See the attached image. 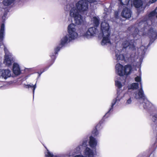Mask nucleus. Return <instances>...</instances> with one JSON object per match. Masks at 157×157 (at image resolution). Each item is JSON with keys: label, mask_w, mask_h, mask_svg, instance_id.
Listing matches in <instances>:
<instances>
[{"label": "nucleus", "mask_w": 157, "mask_h": 157, "mask_svg": "<svg viewBox=\"0 0 157 157\" xmlns=\"http://www.w3.org/2000/svg\"><path fill=\"white\" fill-rule=\"evenodd\" d=\"M155 16L157 18V7L155 10L151 12L147 16L144 18V20L138 22L134 27L129 28L128 30H134L130 36L133 37L134 40H128L124 41L122 45L123 48H117L115 51L116 59L118 61L124 60L123 55L125 48L129 47L130 50L132 51L135 54L136 51L135 40L139 39L141 35H148L152 36L156 34V30L152 28L149 29L150 26L152 24V19Z\"/></svg>", "instance_id": "obj_1"}, {"label": "nucleus", "mask_w": 157, "mask_h": 157, "mask_svg": "<svg viewBox=\"0 0 157 157\" xmlns=\"http://www.w3.org/2000/svg\"><path fill=\"white\" fill-rule=\"evenodd\" d=\"M88 4L85 0H79L77 2L71 1L65 6V11H69L70 16L74 18L78 25H82L85 23V18L80 13L86 14Z\"/></svg>", "instance_id": "obj_2"}, {"label": "nucleus", "mask_w": 157, "mask_h": 157, "mask_svg": "<svg viewBox=\"0 0 157 157\" xmlns=\"http://www.w3.org/2000/svg\"><path fill=\"white\" fill-rule=\"evenodd\" d=\"M78 29L77 26L74 24L72 23L68 25L67 27L68 34L63 36L61 39L60 43L59 46L55 49V52L51 55L52 59L56 58L55 54H56L59 51L60 48L65 45L68 44L72 40L77 39L79 36Z\"/></svg>", "instance_id": "obj_3"}, {"label": "nucleus", "mask_w": 157, "mask_h": 157, "mask_svg": "<svg viewBox=\"0 0 157 157\" xmlns=\"http://www.w3.org/2000/svg\"><path fill=\"white\" fill-rule=\"evenodd\" d=\"M124 82H122L116 80L115 81V84L116 86L117 87L118 89L117 93V97L116 98L114 99L112 101L111 105L109 110L104 116L105 117H107L109 115V113L111 111H113V106L116 103H118L123 97H124L125 99V105H128L131 104L132 103L133 99V94L129 91L127 93L124 94L122 91L121 89L122 87Z\"/></svg>", "instance_id": "obj_4"}, {"label": "nucleus", "mask_w": 157, "mask_h": 157, "mask_svg": "<svg viewBox=\"0 0 157 157\" xmlns=\"http://www.w3.org/2000/svg\"><path fill=\"white\" fill-rule=\"evenodd\" d=\"M108 9H104L105 13H104V18L105 20L101 24V29L102 32V36L103 39L101 42L102 45L107 44H111L110 40V26L108 23L107 22L106 19L109 16V13L107 12Z\"/></svg>", "instance_id": "obj_5"}, {"label": "nucleus", "mask_w": 157, "mask_h": 157, "mask_svg": "<svg viewBox=\"0 0 157 157\" xmlns=\"http://www.w3.org/2000/svg\"><path fill=\"white\" fill-rule=\"evenodd\" d=\"M5 35V30L4 24L1 26L0 29V48H4L5 53V59L3 63L6 66H10L13 63V57L8 49L3 44V40Z\"/></svg>", "instance_id": "obj_6"}, {"label": "nucleus", "mask_w": 157, "mask_h": 157, "mask_svg": "<svg viewBox=\"0 0 157 157\" xmlns=\"http://www.w3.org/2000/svg\"><path fill=\"white\" fill-rule=\"evenodd\" d=\"M132 70V67L129 65L123 66L119 63L117 64L115 66L116 72L120 76L128 75L131 74Z\"/></svg>", "instance_id": "obj_7"}, {"label": "nucleus", "mask_w": 157, "mask_h": 157, "mask_svg": "<svg viewBox=\"0 0 157 157\" xmlns=\"http://www.w3.org/2000/svg\"><path fill=\"white\" fill-rule=\"evenodd\" d=\"M134 96L136 99L139 100L141 101L146 98L143 90L142 84L141 83L140 89L134 93Z\"/></svg>", "instance_id": "obj_8"}, {"label": "nucleus", "mask_w": 157, "mask_h": 157, "mask_svg": "<svg viewBox=\"0 0 157 157\" xmlns=\"http://www.w3.org/2000/svg\"><path fill=\"white\" fill-rule=\"evenodd\" d=\"M98 32V30L95 27H92L89 28L84 34L85 37L89 39L92 36H94Z\"/></svg>", "instance_id": "obj_9"}, {"label": "nucleus", "mask_w": 157, "mask_h": 157, "mask_svg": "<svg viewBox=\"0 0 157 157\" xmlns=\"http://www.w3.org/2000/svg\"><path fill=\"white\" fill-rule=\"evenodd\" d=\"M11 72L8 69H0V77L6 79L11 76Z\"/></svg>", "instance_id": "obj_10"}, {"label": "nucleus", "mask_w": 157, "mask_h": 157, "mask_svg": "<svg viewBox=\"0 0 157 157\" xmlns=\"http://www.w3.org/2000/svg\"><path fill=\"white\" fill-rule=\"evenodd\" d=\"M122 16L126 19L130 18L132 15V12L130 9L125 8H124L121 12Z\"/></svg>", "instance_id": "obj_11"}, {"label": "nucleus", "mask_w": 157, "mask_h": 157, "mask_svg": "<svg viewBox=\"0 0 157 157\" xmlns=\"http://www.w3.org/2000/svg\"><path fill=\"white\" fill-rule=\"evenodd\" d=\"M142 101V103H141L139 105L141 107L142 106L144 109H149L153 106L152 104L147 100L146 98Z\"/></svg>", "instance_id": "obj_12"}, {"label": "nucleus", "mask_w": 157, "mask_h": 157, "mask_svg": "<svg viewBox=\"0 0 157 157\" xmlns=\"http://www.w3.org/2000/svg\"><path fill=\"white\" fill-rule=\"evenodd\" d=\"M13 73L16 75H19L21 72L19 65L16 63H14L13 65Z\"/></svg>", "instance_id": "obj_13"}, {"label": "nucleus", "mask_w": 157, "mask_h": 157, "mask_svg": "<svg viewBox=\"0 0 157 157\" xmlns=\"http://www.w3.org/2000/svg\"><path fill=\"white\" fill-rule=\"evenodd\" d=\"M89 144L90 147L91 148H95L97 144V140L92 136H90V137Z\"/></svg>", "instance_id": "obj_14"}, {"label": "nucleus", "mask_w": 157, "mask_h": 157, "mask_svg": "<svg viewBox=\"0 0 157 157\" xmlns=\"http://www.w3.org/2000/svg\"><path fill=\"white\" fill-rule=\"evenodd\" d=\"M133 4L135 7L138 8L142 6L143 2L141 0H134Z\"/></svg>", "instance_id": "obj_15"}, {"label": "nucleus", "mask_w": 157, "mask_h": 157, "mask_svg": "<svg viewBox=\"0 0 157 157\" xmlns=\"http://www.w3.org/2000/svg\"><path fill=\"white\" fill-rule=\"evenodd\" d=\"M139 84L137 83H134L132 84H129L128 86V90L136 89L138 88Z\"/></svg>", "instance_id": "obj_16"}, {"label": "nucleus", "mask_w": 157, "mask_h": 157, "mask_svg": "<svg viewBox=\"0 0 157 157\" xmlns=\"http://www.w3.org/2000/svg\"><path fill=\"white\" fill-rule=\"evenodd\" d=\"M16 0H3L2 3L5 6H9L14 3Z\"/></svg>", "instance_id": "obj_17"}, {"label": "nucleus", "mask_w": 157, "mask_h": 157, "mask_svg": "<svg viewBox=\"0 0 157 157\" xmlns=\"http://www.w3.org/2000/svg\"><path fill=\"white\" fill-rule=\"evenodd\" d=\"M146 48L145 46H142L138 49V53L141 54V56H143L145 53Z\"/></svg>", "instance_id": "obj_18"}, {"label": "nucleus", "mask_w": 157, "mask_h": 157, "mask_svg": "<svg viewBox=\"0 0 157 157\" xmlns=\"http://www.w3.org/2000/svg\"><path fill=\"white\" fill-rule=\"evenodd\" d=\"M24 87H25L26 88H33V94H34V93L36 87V83L34 85H33V84H28V85L24 84Z\"/></svg>", "instance_id": "obj_19"}, {"label": "nucleus", "mask_w": 157, "mask_h": 157, "mask_svg": "<svg viewBox=\"0 0 157 157\" xmlns=\"http://www.w3.org/2000/svg\"><path fill=\"white\" fill-rule=\"evenodd\" d=\"M92 20L93 23L95 26H97L99 25V20L97 17H94L93 18Z\"/></svg>", "instance_id": "obj_20"}, {"label": "nucleus", "mask_w": 157, "mask_h": 157, "mask_svg": "<svg viewBox=\"0 0 157 157\" xmlns=\"http://www.w3.org/2000/svg\"><path fill=\"white\" fill-rule=\"evenodd\" d=\"M45 155L46 157H56V156L53 155L52 153L48 150L45 152Z\"/></svg>", "instance_id": "obj_21"}, {"label": "nucleus", "mask_w": 157, "mask_h": 157, "mask_svg": "<svg viewBox=\"0 0 157 157\" xmlns=\"http://www.w3.org/2000/svg\"><path fill=\"white\" fill-rule=\"evenodd\" d=\"M118 13L117 11H116L115 12V17L114 19L113 18H111L110 20L112 21H116L117 22V20L118 19Z\"/></svg>", "instance_id": "obj_22"}, {"label": "nucleus", "mask_w": 157, "mask_h": 157, "mask_svg": "<svg viewBox=\"0 0 157 157\" xmlns=\"http://www.w3.org/2000/svg\"><path fill=\"white\" fill-rule=\"evenodd\" d=\"M121 4L122 5H128L129 0H119Z\"/></svg>", "instance_id": "obj_23"}, {"label": "nucleus", "mask_w": 157, "mask_h": 157, "mask_svg": "<svg viewBox=\"0 0 157 157\" xmlns=\"http://www.w3.org/2000/svg\"><path fill=\"white\" fill-rule=\"evenodd\" d=\"M98 126V125L96 127H97ZM92 134L95 136H98L99 133L98 131L97 130V128H96L92 132Z\"/></svg>", "instance_id": "obj_24"}, {"label": "nucleus", "mask_w": 157, "mask_h": 157, "mask_svg": "<svg viewBox=\"0 0 157 157\" xmlns=\"http://www.w3.org/2000/svg\"><path fill=\"white\" fill-rule=\"evenodd\" d=\"M135 81L137 82H140V83H141L142 84L141 82V77L140 76H137L135 78Z\"/></svg>", "instance_id": "obj_25"}, {"label": "nucleus", "mask_w": 157, "mask_h": 157, "mask_svg": "<svg viewBox=\"0 0 157 157\" xmlns=\"http://www.w3.org/2000/svg\"><path fill=\"white\" fill-rule=\"evenodd\" d=\"M88 2L91 3V5H92V4H94V5H96L97 4V2L98 0H87Z\"/></svg>", "instance_id": "obj_26"}, {"label": "nucleus", "mask_w": 157, "mask_h": 157, "mask_svg": "<svg viewBox=\"0 0 157 157\" xmlns=\"http://www.w3.org/2000/svg\"><path fill=\"white\" fill-rule=\"evenodd\" d=\"M152 120L153 122L157 124V114H155L153 116Z\"/></svg>", "instance_id": "obj_27"}, {"label": "nucleus", "mask_w": 157, "mask_h": 157, "mask_svg": "<svg viewBox=\"0 0 157 157\" xmlns=\"http://www.w3.org/2000/svg\"><path fill=\"white\" fill-rule=\"evenodd\" d=\"M157 0H150L149 2L150 3H153L155 2Z\"/></svg>", "instance_id": "obj_28"}, {"label": "nucleus", "mask_w": 157, "mask_h": 157, "mask_svg": "<svg viewBox=\"0 0 157 157\" xmlns=\"http://www.w3.org/2000/svg\"><path fill=\"white\" fill-rule=\"evenodd\" d=\"M135 56V55H131V58L133 57H134Z\"/></svg>", "instance_id": "obj_29"}, {"label": "nucleus", "mask_w": 157, "mask_h": 157, "mask_svg": "<svg viewBox=\"0 0 157 157\" xmlns=\"http://www.w3.org/2000/svg\"><path fill=\"white\" fill-rule=\"evenodd\" d=\"M3 87V86H0V89L2 88Z\"/></svg>", "instance_id": "obj_30"}, {"label": "nucleus", "mask_w": 157, "mask_h": 157, "mask_svg": "<svg viewBox=\"0 0 157 157\" xmlns=\"http://www.w3.org/2000/svg\"><path fill=\"white\" fill-rule=\"evenodd\" d=\"M42 73V72H41V73H40V74H39V76H40V74H41Z\"/></svg>", "instance_id": "obj_31"}]
</instances>
